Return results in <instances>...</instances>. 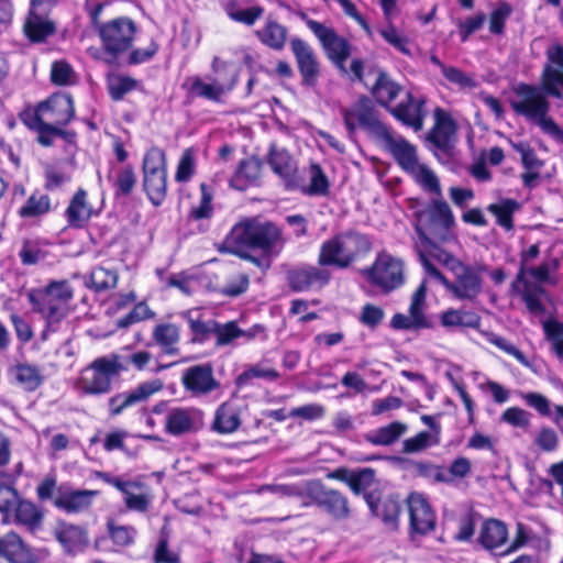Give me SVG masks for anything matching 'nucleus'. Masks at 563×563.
I'll list each match as a JSON object with an SVG mask.
<instances>
[{
  "instance_id": "obj_42",
  "label": "nucleus",
  "mask_w": 563,
  "mask_h": 563,
  "mask_svg": "<svg viewBox=\"0 0 563 563\" xmlns=\"http://www.w3.org/2000/svg\"><path fill=\"white\" fill-rule=\"evenodd\" d=\"M52 210V201L48 195L35 190L20 207L18 213L25 219H34L46 216Z\"/></svg>"
},
{
  "instance_id": "obj_56",
  "label": "nucleus",
  "mask_w": 563,
  "mask_h": 563,
  "mask_svg": "<svg viewBox=\"0 0 563 563\" xmlns=\"http://www.w3.org/2000/svg\"><path fill=\"white\" fill-rule=\"evenodd\" d=\"M112 357H115L118 362L124 366L122 372L129 371L130 367L136 371H146L150 369V365L153 362L152 353L144 350L130 352L128 354H112Z\"/></svg>"
},
{
  "instance_id": "obj_4",
  "label": "nucleus",
  "mask_w": 563,
  "mask_h": 563,
  "mask_svg": "<svg viewBox=\"0 0 563 563\" xmlns=\"http://www.w3.org/2000/svg\"><path fill=\"white\" fill-rule=\"evenodd\" d=\"M419 257L427 278L444 285L448 289H451L456 297L461 299H473L479 294L482 288L481 268L465 266L459 262L453 267L456 280L450 283L431 263L427 252L421 247H419Z\"/></svg>"
},
{
  "instance_id": "obj_1",
  "label": "nucleus",
  "mask_w": 563,
  "mask_h": 563,
  "mask_svg": "<svg viewBox=\"0 0 563 563\" xmlns=\"http://www.w3.org/2000/svg\"><path fill=\"white\" fill-rule=\"evenodd\" d=\"M283 245L282 232L277 225L247 219L231 229L223 241L222 250L266 269L271 265L269 258L276 256Z\"/></svg>"
},
{
  "instance_id": "obj_40",
  "label": "nucleus",
  "mask_w": 563,
  "mask_h": 563,
  "mask_svg": "<svg viewBox=\"0 0 563 563\" xmlns=\"http://www.w3.org/2000/svg\"><path fill=\"white\" fill-rule=\"evenodd\" d=\"M408 175L427 192L442 197L441 185L435 173L426 164L419 162L407 172Z\"/></svg>"
},
{
  "instance_id": "obj_8",
  "label": "nucleus",
  "mask_w": 563,
  "mask_h": 563,
  "mask_svg": "<svg viewBox=\"0 0 563 563\" xmlns=\"http://www.w3.org/2000/svg\"><path fill=\"white\" fill-rule=\"evenodd\" d=\"M344 124L350 134L354 133L357 128L373 132L375 136L380 139L388 130L377 117L372 101L367 98L358 99L354 104L342 110Z\"/></svg>"
},
{
  "instance_id": "obj_11",
  "label": "nucleus",
  "mask_w": 563,
  "mask_h": 563,
  "mask_svg": "<svg viewBox=\"0 0 563 563\" xmlns=\"http://www.w3.org/2000/svg\"><path fill=\"white\" fill-rule=\"evenodd\" d=\"M547 63L541 74L540 91L556 99L563 93V45L553 44L547 52Z\"/></svg>"
},
{
  "instance_id": "obj_26",
  "label": "nucleus",
  "mask_w": 563,
  "mask_h": 563,
  "mask_svg": "<svg viewBox=\"0 0 563 563\" xmlns=\"http://www.w3.org/2000/svg\"><path fill=\"white\" fill-rule=\"evenodd\" d=\"M212 74L209 77L218 87L220 92L225 97L230 93L239 81V67L230 62H225L216 56L211 63Z\"/></svg>"
},
{
  "instance_id": "obj_59",
  "label": "nucleus",
  "mask_w": 563,
  "mask_h": 563,
  "mask_svg": "<svg viewBox=\"0 0 563 563\" xmlns=\"http://www.w3.org/2000/svg\"><path fill=\"white\" fill-rule=\"evenodd\" d=\"M108 533L113 544L120 548L132 545L137 537L133 526L117 525L113 521L108 522Z\"/></svg>"
},
{
  "instance_id": "obj_6",
  "label": "nucleus",
  "mask_w": 563,
  "mask_h": 563,
  "mask_svg": "<svg viewBox=\"0 0 563 563\" xmlns=\"http://www.w3.org/2000/svg\"><path fill=\"white\" fill-rule=\"evenodd\" d=\"M124 366L111 355L96 358L84 368L77 379L78 389L87 395H102L111 389L112 379L122 373Z\"/></svg>"
},
{
  "instance_id": "obj_13",
  "label": "nucleus",
  "mask_w": 563,
  "mask_h": 563,
  "mask_svg": "<svg viewBox=\"0 0 563 563\" xmlns=\"http://www.w3.org/2000/svg\"><path fill=\"white\" fill-rule=\"evenodd\" d=\"M163 386L164 384L159 378H154L142 382L130 390L112 396L108 401L110 415L119 416L123 410L146 401L153 395L161 391Z\"/></svg>"
},
{
  "instance_id": "obj_33",
  "label": "nucleus",
  "mask_w": 563,
  "mask_h": 563,
  "mask_svg": "<svg viewBox=\"0 0 563 563\" xmlns=\"http://www.w3.org/2000/svg\"><path fill=\"white\" fill-rule=\"evenodd\" d=\"M0 554L11 563H29L32 559L29 548L15 532L0 539Z\"/></svg>"
},
{
  "instance_id": "obj_21",
  "label": "nucleus",
  "mask_w": 563,
  "mask_h": 563,
  "mask_svg": "<svg viewBox=\"0 0 563 563\" xmlns=\"http://www.w3.org/2000/svg\"><path fill=\"white\" fill-rule=\"evenodd\" d=\"M302 82L312 86L319 76V62L312 47L301 38L295 37L290 42Z\"/></svg>"
},
{
  "instance_id": "obj_27",
  "label": "nucleus",
  "mask_w": 563,
  "mask_h": 563,
  "mask_svg": "<svg viewBox=\"0 0 563 563\" xmlns=\"http://www.w3.org/2000/svg\"><path fill=\"white\" fill-rule=\"evenodd\" d=\"M440 324L448 331L479 327V317L470 310L450 308L439 313Z\"/></svg>"
},
{
  "instance_id": "obj_23",
  "label": "nucleus",
  "mask_w": 563,
  "mask_h": 563,
  "mask_svg": "<svg viewBox=\"0 0 563 563\" xmlns=\"http://www.w3.org/2000/svg\"><path fill=\"white\" fill-rule=\"evenodd\" d=\"M268 164L273 172L284 180L285 187L288 190L299 185L297 166L286 150L272 145L269 148Z\"/></svg>"
},
{
  "instance_id": "obj_3",
  "label": "nucleus",
  "mask_w": 563,
  "mask_h": 563,
  "mask_svg": "<svg viewBox=\"0 0 563 563\" xmlns=\"http://www.w3.org/2000/svg\"><path fill=\"white\" fill-rule=\"evenodd\" d=\"M515 97L510 100L514 111L534 122L543 133L555 142L563 144V129L548 117L549 102L540 88L527 84H519L514 88Z\"/></svg>"
},
{
  "instance_id": "obj_32",
  "label": "nucleus",
  "mask_w": 563,
  "mask_h": 563,
  "mask_svg": "<svg viewBox=\"0 0 563 563\" xmlns=\"http://www.w3.org/2000/svg\"><path fill=\"white\" fill-rule=\"evenodd\" d=\"M23 30L31 42L41 43L53 35L56 27L48 14L29 12Z\"/></svg>"
},
{
  "instance_id": "obj_31",
  "label": "nucleus",
  "mask_w": 563,
  "mask_h": 563,
  "mask_svg": "<svg viewBox=\"0 0 563 563\" xmlns=\"http://www.w3.org/2000/svg\"><path fill=\"white\" fill-rule=\"evenodd\" d=\"M183 88L191 97L203 98L213 102H221L223 99V95L209 75L205 77L198 75L187 77L183 84Z\"/></svg>"
},
{
  "instance_id": "obj_7",
  "label": "nucleus",
  "mask_w": 563,
  "mask_h": 563,
  "mask_svg": "<svg viewBox=\"0 0 563 563\" xmlns=\"http://www.w3.org/2000/svg\"><path fill=\"white\" fill-rule=\"evenodd\" d=\"M363 275L372 285L390 292L405 284V265L401 258L383 251Z\"/></svg>"
},
{
  "instance_id": "obj_24",
  "label": "nucleus",
  "mask_w": 563,
  "mask_h": 563,
  "mask_svg": "<svg viewBox=\"0 0 563 563\" xmlns=\"http://www.w3.org/2000/svg\"><path fill=\"white\" fill-rule=\"evenodd\" d=\"M121 494L125 507L136 512H146L154 499L151 488L140 481L128 479Z\"/></svg>"
},
{
  "instance_id": "obj_15",
  "label": "nucleus",
  "mask_w": 563,
  "mask_h": 563,
  "mask_svg": "<svg viewBox=\"0 0 563 563\" xmlns=\"http://www.w3.org/2000/svg\"><path fill=\"white\" fill-rule=\"evenodd\" d=\"M308 497L312 499L313 504L336 520H343L350 516L349 501L338 490L328 489L318 482H311Z\"/></svg>"
},
{
  "instance_id": "obj_14",
  "label": "nucleus",
  "mask_w": 563,
  "mask_h": 563,
  "mask_svg": "<svg viewBox=\"0 0 563 563\" xmlns=\"http://www.w3.org/2000/svg\"><path fill=\"white\" fill-rule=\"evenodd\" d=\"M165 431L174 437L195 433L203 427V412L194 407L170 408L164 419Z\"/></svg>"
},
{
  "instance_id": "obj_58",
  "label": "nucleus",
  "mask_w": 563,
  "mask_h": 563,
  "mask_svg": "<svg viewBox=\"0 0 563 563\" xmlns=\"http://www.w3.org/2000/svg\"><path fill=\"white\" fill-rule=\"evenodd\" d=\"M332 478L345 481L353 493L361 494L374 481V472L369 468L361 471L357 474H351L346 477V472L339 470L330 475Z\"/></svg>"
},
{
  "instance_id": "obj_28",
  "label": "nucleus",
  "mask_w": 563,
  "mask_h": 563,
  "mask_svg": "<svg viewBox=\"0 0 563 563\" xmlns=\"http://www.w3.org/2000/svg\"><path fill=\"white\" fill-rule=\"evenodd\" d=\"M309 183L306 184L299 177V185L291 187L290 190H299L301 194L312 197L328 196L330 190V181L322 168L312 163L308 168Z\"/></svg>"
},
{
  "instance_id": "obj_29",
  "label": "nucleus",
  "mask_w": 563,
  "mask_h": 563,
  "mask_svg": "<svg viewBox=\"0 0 563 563\" xmlns=\"http://www.w3.org/2000/svg\"><path fill=\"white\" fill-rule=\"evenodd\" d=\"M55 536L64 550L70 554L82 552L88 545L86 531L74 525H62L55 531Z\"/></svg>"
},
{
  "instance_id": "obj_51",
  "label": "nucleus",
  "mask_w": 563,
  "mask_h": 563,
  "mask_svg": "<svg viewBox=\"0 0 563 563\" xmlns=\"http://www.w3.org/2000/svg\"><path fill=\"white\" fill-rule=\"evenodd\" d=\"M427 278L421 283V285L416 289L411 297V302L409 306V316L410 320H412L420 329H427L431 327L430 321L424 314L426 309V288Z\"/></svg>"
},
{
  "instance_id": "obj_37",
  "label": "nucleus",
  "mask_w": 563,
  "mask_h": 563,
  "mask_svg": "<svg viewBox=\"0 0 563 563\" xmlns=\"http://www.w3.org/2000/svg\"><path fill=\"white\" fill-rule=\"evenodd\" d=\"M22 121L29 129L37 133V142L43 146H51L57 136L66 140H68L69 136H73V134L62 130L59 126L36 120L25 114H22Z\"/></svg>"
},
{
  "instance_id": "obj_20",
  "label": "nucleus",
  "mask_w": 563,
  "mask_h": 563,
  "mask_svg": "<svg viewBox=\"0 0 563 563\" xmlns=\"http://www.w3.org/2000/svg\"><path fill=\"white\" fill-rule=\"evenodd\" d=\"M434 121L427 140L437 151L448 153L453 146L456 125L450 113L441 108L434 110Z\"/></svg>"
},
{
  "instance_id": "obj_22",
  "label": "nucleus",
  "mask_w": 563,
  "mask_h": 563,
  "mask_svg": "<svg viewBox=\"0 0 563 563\" xmlns=\"http://www.w3.org/2000/svg\"><path fill=\"white\" fill-rule=\"evenodd\" d=\"M408 509L411 530L419 534H427L434 529L435 516L423 495L412 493L408 497Z\"/></svg>"
},
{
  "instance_id": "obj_64",
  "label": "nucleus",
  "mask_w": 563,
  "mask_h": 563,
  "mask_svg": "<svg viewBox=\"0 0 563 563\" xmlns=\"http://www.w3.org/2000/svg\"><path fill=\"white\" fill-rule=\"evenodd\" d=\"M380 36L390 44L395 49L400 52L404 55H410L409 48V40L407 36L399 31L391 21L388 24L379 30Z\"/></svg>"
},
{
  "instance_id": "obj_55",
  "label": "nucleus",
  "mask_w": 563,
  "mask_h": 563,
  "mask_svg": "<svg viewBox=\"0 0 563 563\" xmlns=\"http://www.w3.org/2000/svg\"><path fill=\"white\" fill-rule=\"evenodd\" d=\"M137 85V80L122 74H112L107 79L109 93L115 101L121 100L126 93L136 89Z\"/></svg>"
},
{
  "instance_id": "obj_34",
  "label": "nucleus",
  "mask_w": 563,
  "mask_h": 563,
  "mask_svg": "<svg viewBox=\"0 0 563 563\" xmlns=\"http://www.w3.org/2000/svg\"><path fill=\"white\" fill-rule=\"evenodd\" d=\"M241 424L239 407L230 401L223 402L216 411L212 429L221 434L233 433Z\"/></svg>"
},
{
  "instance_id": "obj_47",
  "label": "nucleus",
  "mask_w": 563,
  "mask_h": 563,
  "mask_svg": "<svg viewBox=\"0 0 563 563\" xmlns=\"http://www.w3.org/2000/svg\"><path fill=\"white\" fill-rule=\"evenodd\" d=\"M109 180L118 195L126 196L136 184L134 168L131 165L114 166L109 174Z\"/></svg>"
},
{
  "instance_id": "obj_50",
  "label": "nucleus",
  "mask_w": 563,
  "mask_h": 563,
  "mask_svg": "<svg viewBox=\"0 0 563 563\" xmlns=\"http://www.w3.org/2000/svg\"><path fill=\"white\" fill-rule=\"evenodd\" d=\"M400 90V86L393 81L386 74L378 73L372 93L378 103L388 107V104L398 97Z\"/></svg>"
},
{
  "instance_id": "obj_41",
  "label": "nucleus",
  "mask_w": 563,
  "mask_h": 563,
  "mask_svg": "<svg viewBox=\"0 0 563 563\" xmlns=\"http://www.w3.org/2000/svg\"><path fill=\"white\" fill-rule=\"evenodd\" d=\"M153 340L169 355L178 353L177 344L179 342V329L173 323H159L153 330Z\"/></svg>"
},
{
  "instance_id": "obj_44",
  "label": "nucleus",
  "mask_w": 563,
  "mask_h": 563,
  "mask_svg": "<svg viewBox=\"0 0 563 563\" xmlns=\"http://www.w3.org/2000/svg\"><path fill=\"white\" fill-rule=\"evenodd\" d=\"M311 482H298L291 484H271L262 486L258 492L261 494L271 493L278 498H298L302 499L309 494Z\"/></svg>"
},
{
  "instance_id": "obj_62",
  "label": "nucleus",
  "mask_w": 563,
  "mask_h": 563,
  "mask_svg": "<svg viewBox=\"0 0 563 563\" xmlns=\"http://www.w3.org/2000/svg\"><path fill=\"white\" fill-rule=\"evenodd\" d=\"M143 176L166 174V156L158 147H151L144 155Z\"/></svg>"
},
{
  "instance_id": "obj_63",
  "label": "nucleus",
  "mask_w": 563,
  "mask_h": 563,
  "mask_svg": "<svg viewBox=\"0 0 563 563\" xmlns=\"http://www.w3.org/2000/svg\"><path fill=\"white\" fill-rule=\"evenodd\" d=\"M197 161L194 148H186L177 164L175 180L177 183H189L196 174Z\"/></svg>"
},
{
  "instance_id": "obj_5",
  "label": "nucleus",
  "mask_w": 563,
  "mask_h": 563,
  "mask_svg": "<svg viewBox=\"0 0 563 563\" xmlns=\"http://www.w3.org/2000/svg\"><path fill=\"white\" fill-rule=\"evenodd\" d=\"M73 295V288L67 282H52L44 290L30 294V301L34 309L53 324L66 317Z\"/></svg>"
},
{
  "instance_id": "obj_61",
  "label": "nucleus",
  "mask_w": 563,
  "mask_h": 563,
  "mask_svg": "<svg viewBox=\"0 0 563 563\" xmlns=\"http://www.w3.org/2000/svg\"><path fill=\"white\" fill-rule=\"evenodd\" d=\"M225 12L230 19L245 25H253L264 13V9L260 5L250 8H240L234 3H230L225 8Z\"/></svg>"
},
{
  "instance_id": "obj_30",
  "label": "nucleus",
  "mask_w": 563,
  "mask_h": 563,
  "mask_svg": "<svg viewBox=\"0 0 563 563\" xmlns=\"http://www.w3.org/2000/svg\"><path fill=\"white\" fill-rule=\"evenodd\" d=\"M262 172V164L255 157H249L242 161L235 174L230 179L232 188L245 190L251 186L257 185Z\"/></svg>"
},
{
  "instance_id": "obj_45",
  "label": "nucleus",
  "mask_w": 563,
  "mask_h": 563,
  "mask_svg": "<svg viewBox=\"0 0 563 563\" xmlns=\"http://www.w3.org/2000/svg\"><path fill=\"white\" fill-rule=\"evenodd\" d=\"M407 430L406 423L395 421L371 431L366 435V440L374 445H390L405 434Z\"/></svg>"
},
{
  "instance_id": "obj_43",
  "label": "nucleus",
  "mask_w": 563,
  "mask_h": 563,
  "mask_svg": "<svg viewBox=\"0 0 563 563\" xmlns=\"http://www.w3.org/2000/svg\"><path fill=\"white\" fill-rule=\"evenodd\" d=\"M11 372L16 383L29 391L37 389L44 380L41 369L30 363H19L12 367Z\"/></svg>"
},
{
  "instance_id": "obj_53",
  "label": "nucleus",
  "mask_w": 563,
  "mask_h": 563,
  "mask_svg": "<svg viewBox=\"0 0 563 563\" xmlns=\"http://www.w3.org/2000/svg\"><path fill=\"white\" fill-rule=\"evenodd\" d=\"M144 190L154 206H161L167 196V173L143 176Z\"/></svg>"
},
{
  "instance_id": "obj_2",
  "label": "nucleus",
  "mask_w": 563,
  "mask_h": 563,
  "mask_svg": "<svg viewBox=\"0 0 563 563\" xmlns=\"http://www.w3.org/2000/svg\"><path fill=\"white\" fill-rule=\"evenodd\" d=\"M371 250L372 240L368 235L357 231L341 232L321 244L318 263L321 266L347 268Z\"/></svg>"
},
{
  "instance_id": "obj_48",
  "label": "nucleus",
  "mask_w": 563,
  "mask_h": 563,
  "mask_svg": "<svg viewBox=\"0 0 563 563\" xmlns=\"http://www.w3.org/2000/svg\"><path fill=\"white\" fill-rule=\"evenodd\" d=\"M544 336L551 344V350L563 363V321L550 317L541 321Z\"/></svg>"
},
{
  "instance_id": "obj_18",
  "label": "nucleus",
  "mask_w": 563,
  "mask_h": 563,
  "mask_svg": "<svg viewBox=\"0 0 563 563\" xmlns=\"http://www.w3.org/2000/svg\"><path fill=\"white\" fill-rule=\"evenodd\" d=\"M424 103L426 99L422 96L408 92L405 100L390 108V113L405 125L420 131L427 115Z\"/></svg>"
},
{
  "instance_id": "obj_52",
  "label": "nucleus",
  "mask_w": 563,
  "mask_h": 563,
  "mask_svg": "<svg viewBox=\"0 0 563 563\" xmlns=\"http://www.w3.org/2000/svg\"><path fill=\"white\" fill-rule=\"evenodd\" d=\"M194 334V341L202 342L209 334H214L217 322L214 320L205 321L201 319L199 309L188 310L181 314Z\"/></svg>"
},
{
  "instance_id": "obj_36",
  "label": "nucleus",
  "mask_w": 563,
  "mask_h": 563,
  "mask_svg": "<svg viewBox=\"0 0 563 563\" xmlns=\"http://www.w3.org/2000/svg\"><path fill=\"white\" fill-rule=\"evenodd\" d=\"M507 539L508 530L501 521L490 519L483 523L479 542L485 549L497 550L506 543Z\"/></svg>"
},
{
  "instance_id": "obj_10",
  "label": "nucleus",
  "mask_w": 563,
  "mask_h": 563,
  "mask_svg": "<svg viewBox=\"0 0 563 563\" xmlns=\"http://www.w3.org/2000/svg\"><path fill=\"white\" fill-rule=\"evenodd\" d=\"M136 26L129 18H118L99 26L104 48L113 54L122 53L132 45Z\"/></svg>"
},
{
  "instance_id": "obj_12",
  "label": "nucleus",
  "mask_w": 563,
  "mask_h": 563,
  "mask_svg": "<svg viewBox=\"0 0 563 563\" xmlns=\"http://www.w3.org/2000/svg\"><path fill=\"white\" fill-rule=\"evenodd\" d=\"M307 26L318 37L328 57L341 69L345 70L344 63L350 55V45L345 38L324 24L308 20Z\"/></svg>"
},
{
  "instance_id": "obj_35",
  "label": "nucleus",
  "mask_w": 563,
  "mask_h": 563,
  "mask_svg": "<svg viewBox=\"0 0 563 563\" xmlns=\"http://www.w3.org/2000/svg\"><path fill=\"white\" fill-rule=\"evenodd\" d=\"M92 213V209L87 201V192L79 189L70 200L65 211V216L69 227L82 228L88 222Z\"/></svg>"
},
{
  "instance_id": "obj_54",
  "label": "nucleus",
  "mask_w": 563,
  "mask_h": 563,
  "mask_svg": "<svg viewBox=\"0 0 563 563\" xmlns=\"http://www.w3.org/2000/svg\"><path fill=\"white\" fill-rule=\"evenodd\" d=\"M118 283V274L114 269L104 266L95 267L87 282V286L96 291L113 288Z\"/></svg>"
},
{
  "instance_id": "obj_49",
  "label": "nucleus",
  "mask_w": 563,
  "mask_h": 563,
  "mask_svg": "<svg viewBox=\"0 0 563 563\" xmlns=\"http://www.w3.org/2000/svg\"><path fill=\"white\" fill-rule=\"evenodd\" d=\"M12 515L16 523L23 525L30 530L37 528L43 518L41 510L33 503L20 498L13 508Z\"/></svg>"
},
{
  "instance_id": "obj_9",
  "label": "nucleus",
  "mask_w": 563,
  "mask_h": 563,
  "mask_svg": "<svg viewBox=\"0 0 563 563\" xmlns=\"http://www.w3.org/2000/svg\"><path fill=\"white\" fill-rule=\"evenodd\" d=\"M23 114L56 126L67 125L75 117L74 102L68 93H54L37 104L33 111Z\"/></svg>"
},
{
  "instance_id": "obj_16",
  "label": "nucleus",
  "mask_w": 563,
  "mask_h": 563,
  "mask_svg": "<svg viewBox=\"0 0 563 563\" xmlns=\"http://www.w3.org/2000/svg\"><path fill=\"white\" fill-rule=\"evenodd\" d=\"M185 389L194 397L211 394L219 388L210 364H199L186 368L181 376Z\"/></svg>"
},
{
  "instance_id": "obj_38",
  "label": "nucleus",
  "mask_w": 563,
  "mask_h": 563,
  "mask_svg": "<svg viewBox=\"0 0 563 563\" xmlns=\"http://www.w3.org/2000/svg\"><path fill=\"white\" fill-rule=\"evenodd\" d=\"M520 209L515 199L503 198L487 206V211L496 218V223L506 231L514 229V214Z\"/></svg>"
},
{
  "instance_id": "obj_60",
  "label": "nucleus",
  "mask_w": 563,
  "mask_h": 563,
  "mask_svg": "<svg viewBox=\"0 0 563 563\" xmlns=\"http://www.w3.org/2000/svg\"><path fill=\"white\" fill-rule=\"evenodd\" d=\"M440 443V437L421 431L402 442V452L407 454L419 453Z\"/></svg>"
},
{
  "instance_id": "obj_57",
  "label": "nucleus",
  "mask_w": 563,
  "mask_h": 563,
  "mask_svg": "<svg viewBox=\"0 0 563 563\" xmlns=\"http://www.w3.org/2000/svg\"><path fill=\"white\" fill-rule=\"evenodd\" d=\"M213 191L212 189L206 184H200V198L199 201L195 205H192L189 217L194 220H202V219H209L211 218L213 213Z\"/></svg>"
},
{
  "instance_id": "obj_17",
  "label": "nucleus",
  "mask_w": 563,
  "mask_h": 563,
  "mask_svg": "<svg viewBox=\"0 0 563 563\" xmlns=\"http://www.w3.org/2000/svg\"><path fill=\"white\" fill-rule=\"evenodd\" d=\"M331 272L327 266H299L288 274L289 286L296 291L321 288L329 284Z\"/></svg>"
},
{
  "instance_id": "obj_46",
  "label": "nucleus",
  "mask_w": 563,
  "mask_h": 563,
  "mask_svg": "<svg viewBox=\"0 0 563 563\" xmlns=\"http://www.w3.org/2000/svg\"><path fill=\"white\" fill-rule=\"evenodd\" d=\"M279 373L269 365L267 360L247 366L236 378L240 386L249 385L253 379H265L274 382L279 378Z\"/></svg>"
},
{
  "instance_id": "obj_19",
  "label": "nucleus",
  "mask_w": 563,
  "mask_h": 563,
  "mask_svg": "<svg viewBox=\"0 0 563 563\" xmlns=\"http://www.w3.org/2000/svg\"><path fill=\"white\" fill-rule=\"evenodd\" d=\"M379 140L406 173L420 162L416 146L409 143L401 135L393 133L389 129L384 132Z\"/></svg>"
},
{
  "instance_id": "obj_25",
  "label": "nucleus",
  "mask_w": 563,
  "mask_h": 563,
  "mask_svg": "<svg viewBox=\"0 0 563 563\" xmlns=\"http://www.w3.org/2000/svg\"><path fill=\"white\" fill-rule=\"evenodd\" d=\"M97 495L96 490H81L60 487L54 504L67 512H79L87 508L92 503V498Z\"/></svg>"
},
{
  "instance_id": "obj_39",
  "label": "nucleus",
  "mask_w": 563,
  "mask_h": 563,
  "mask_svg": "<svg viewBox=\"0 0 563 563\" xmlns=\"http://www.w3.org/2000/svg\"><path fill=\"white\" fill-rule=\"evenodd\" d=\"M287 35V29L274 20H267L264 26L256 31L258 40L275 51L284 48Z\"/></svg>"
}]
</instances>
